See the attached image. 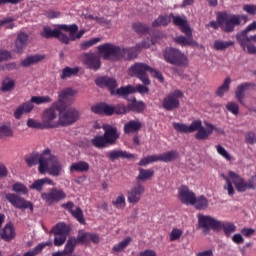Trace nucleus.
<instances>
[{"instance_id": "nucleus-64", "label": "nucleus", "mask_w": 256, "mask_h": 256, "mask_svg": "<svg viewBox=\"0 0 256 256\" xmlns=\"http://www.w3.org/2000/svg\"><path fill=\"white\" fill-rule=\"evenodd\" d=\"M182 235H183V230L179 228H174L170 233V241H177L181 239Z\"/></svg>"}, {"instance_id": "nucleus-13", "label": "nucleus", "mask_w": 256, "mask_h": 256, "mask_svg": "<svg viewBox=\"0 0 256 256\" xmlns=\"http://www.w3.org/2000/svg\"><path fill=\"white\" fill-rule=\"evenodd\" d=\"M48 173L51 177H61L63 174V164L59 161L57 156L51 154L46 158V168L44 169V174Z\"/></svg>"}, {"instance_id": "nucleus-53", "label": "nucleus", "mask_w": 256, "mask_h": 256, "mask_svg": "<svg viewBox=\"0 0 256 256\" xmlns=\"http://www.w3.org/2000/svg\"><path fill=\"white\" fill-rule=\"evenodd\" d=\"M129 243H131V237H127L120 243L114 245L112 248L113 253H121V251H123V249H125L129 245Z\"/></svg>"}, {"instance_id": "nucleus-43", "label": "nucleus", "mask_w": 256, "mask_h": 256, "mask_svg": "<svg viewBox=\"0 0 256 256\" xmlns=\"http://www.w3.org/2000/svg\"><path fill=\"white\" fill-rule=\"evenodd\" d=\"M198 211H203L204 209H207L209 207V200L204 195L201 196H195V201L192 204Z\"/></svg>"}, {"instance_id": "nucleus-62", "label": "nucleus", "mask_w": 256, "mask_h": 256, "mask_svg": "<svg viewBox=\"0 0 256 256\" xmlns=\"http://www.w3.org/2000/svg\"><path fill=\"white\" fill-rule=\"evenodd\" d=\"M13 135V130L9 126H0V137L1 139L5 137H11Z\"/></svg>"}, {"instance_id": "nucleus-4", "label": "nucleus", "mask_w": 256, "mask_h": 256, "mask_svg": "<svg viewBox=\"0 0 256 256\" xmlns=\"http://www.w3.org/2000/svg\"><path fill=\"white\" fill-rule=\"evenodd\" d=\"M12 191H14V193H7L5 195V199L12 207L15 209H30V211H33V203L21 197V195H29V188H27L25 184L21 182L14 183L12 185Z\"/></svg>"}, {"instance_id": "nucleus-50", "label": "nucleus", "mask_w": 256, "mask_h": 256, "mask_svg": "<svg viewBox=\"0 0 256 256\" xmlns=\"http://www.w3.org/2000/svg\"><path fill=\"white\" fill-rule=\"evenodd\" d=\"M15 89V80L7 77L2 81L1 91L7 93V91H13Z\"/></svg>"}, {"instance_id": "nucleus-41", "label": "nucleus", "mask_w": 256, "mask_h": 256, "mask_svg": "<svg viewBox=\"0 0 256 256\" xmlns=\"http://www.w3.org/2000/svg\"><path fill=\"white\" fill-rule=\"evenodd\" d=\"M132 29L137 33V35H147L149 31H151V28L149 25L143 22H134L132 23Z\"/></svg>"}, {"instance_id": "nucleus-47", "label": "nucleus", "mask_w": 256, "mask_h": 256, "mask_svg": "<svg viewBox=\"0 0 256 256\" xmlns=\"http://www.w3.org/2000/svg\"><path fill=\"white\" fill-rule=\"evenodd\" d=\"M79 73V68H71L69 66L62 69L61 79H69L70 77H73L74 75H77Z\"/></svg>"}, {"instance_id": "nucleus-59", "label": "nucleus", "mask_w": 256, "mask_h": 256, "mask_svg": "<svg viewBox=\"0 0 256 256\" xmlns=\"http://www.w3.org/2000/svg\"><path fill=\"white\" fill-rule=\"evenodd\" d=\"M71 215H73V217H75V219L81 223L82 225H84L85 223V218L83 216V210H81V208L77 207L76 210L71 212Z\"/></svg>"}, {"instance_id": "nucleus-56", "label": "nucleus", "mask_w": 256, "mask_h": 256, "mask_svg": "<svg viewBox=\"0 0 256 256\" xmlns=\"http://www.w3.org/2000/svg\"><path fill=\"white\" fill-rule=\"evenodd\" d=\"M26 125L30 129H41V130L45 129V126L43 125V122H40V121L35 120L33 118L28 119Z\"/></svg>"}, {"instance_id": "nucleus-10", "label": "nucleus", "mask_w": 256, "mask_h": 256, "mask_svg": "<svg viewBox=\"0 0 256 256\" xmlns=\"http://www.w3.org/2000/svg\"><path fill=\"white\" fill-rule=\"evenodd\" d=\"M98 53L102 55L104 61H119L123 47L114 45L112 43H105L97 47Z\"/></svg>"}, {"instance_id": "nucleus-36", "label": "nucleus", "mask_w": 256, "mask_h": 256, "mask_svg": "<svg viewBox=\"0 0 256 256\" xmlns=\"http://www.w3.org/2000/svg\"><path fill=\"white\" fill-rule=\"evenodd\" d=\"M142 124L139 120H130L124 124L125 135H131L132 133H139L141 131Z\"/></svg>"}, {"instance_id": "nucleus-45", "label": "nucleus", "mask_w": 256, "mask_h": 256, "mask_svg": "<svg viewBox=\"0 0 256 256\" xmlns=\"http://www.w3.org/2000/svg\"><path fill=\"white\" fill-rule=\"evenodd\" d=\"M77 243L78 242L76 237L69 238L63 250L64 255H71L73 251H75Z\"/></svg>"}, {"instance_id": "nucleus-44", "label": "nucleus", "mask_w": 256, "mask_h": 256, "mask_svg": "<svg viewBox=\"0 0 256 256\" xmlns=\"http://www.w3.org/2000/svg\"><path fill=\"white\" fill-rule=\"evenodd\" d=\"M139 174L137 176V181H149L153 175H155V170L153 169H143L139 168L138 169Z\"/></svg>"}, {"instance_id": "nucleus-49", "label": "nucleus", "mask_w": 256, "mask_h": 256, "mask_svg": "<svg viewBox=\"0 0 256 256\" xmlns=\"http://www.w3.org/2000/svg\"><path fill=\"white\" fill-rule=\"evenodd\" d=\"M91 239V233L85 232V230H79L76 241L78 243H84V245H89Z\"/></svg>"}, {"instance_id": "nucleus-19", "label": "nucleus", "mask_w": 256, "mask_h": 256, "mask_svg": "<svg viewBox=\"0 0 256 256\" xmlns=\"http://www.w3.org/2000/svg\"><path fill=\"white\" fill-rule=\"evenodd\" d=\"M198 225L201 229L209 231L213 229L214 231H219L221 229V221L216 220L215 218L203 214L197 215Z\"/></svg>"}, {"instance_id": "nucleus-20", "label": "nucleus", "mask_w": 256, "mask_h": 256, "mask_svg": "<svg viewBox=\"0 0 256 256\" xmlns=\"http://www.w3.org/2000/svg\"><path fill=\"white\" fill-rule=\"evenodd\" d=\"M76 93L77 91L73 88L64 89L59 93L58 101L53 104L54 109L59 112V115L69 109V107H67V103H65V99H67V97H73Z\"/></svg>"}, {"instance_id": "nucleus-37", "label": "nucleus", "mask_w": 256, "mask_h": 256, "mask_svg": "<svg viewBox=\"0 0 256 256\" xmlns=\"http://www.w3.org/2000/svg\"><path fill=\"white\" fill-rule=\"evenodd\" d=\"M186 36H178L174 39V42L177 45H181L182 47H191V45H195V40H193V32L190 30V34H185Z\"/></svg>"}, {"instance_id": "nucleus-57", "label": "nucleus", "mask_w": 256, "mask_h": 256, "mask_svg": "<svg viewBox=\"0 0 256 256\" xmlns=\"http://www.w3.org/2000/svg\"><path fill=\"white\" fill-rule=\"evenodd\" d=\"M158 160H157V155H150V156H147L145 158H142L138 165L140 167H147V165H149V163H156Z\"/></svg>"}, {"instance_id": "nucleus-42", "label": "nucleus", "mask_w": 256, "mask_h": 256, "mask_svg": "<svg viewBox=\"0 0 256 256\" xmlns=\"http://www.w3.org/2000/svg\"><path fill=\"white\" fill-rule=\"evenodd\" d=\"M171 23V14L159 15L153 22L152 27H167Z\"/></svg>"}, {"instance_id": "nucleus-24", "label": "nucleus", "mask_w": 256, "mask_h": 256, "mask_svg": "<svg viewBox=\"0 0 256 256\" xmlns=\"http://www.w3.org/2000/svg\"><path fill=\"white\" fill-rule=\"evenodd\" d=\"M59 29H62L63 31H66L67 33H69V37H68L69 42L76 41V39H81V37L85 35V30L79 31V26H77V24H72V25L61 24L59 26ZM77 31L79 32L77 33Z\"/></svg>"}, {"instance_id": "nucleus-39", "label": "nucleus", "mask_w": 256, "mask_h": 256, "mask_svg": "<svg viewBox=\"0 0 256 256\" xmlns=\"http://www.w3.org/2000/svg\"><path fill=\"white\" fill-rule=\"evenodd\" d=\"M70 173H87L89 171V163L85 161H79L72 163L69 167Z\"/></svg>"}, {"instance_id": "nucleus-54", "label": "nucleus", "mask_w": 256, "mask_h": 256, "mask_svg": "<svg viewBox=\"0 0 256 256\" xmlns=\"http://www.w3.org/2000/svg\"><path fill=\"white\" fill-rule=\"evenodd\" d=\"M221 229H223L225 235H227V237H229V235H231V233H235V231H237V226H235V224L229 222V223H223L221 222Z\"/></svg>"}, {"instance_id": "nucleus-3", "label": "nucleus", "mask_w": 256, "mask_h": 256, "mask_svg": "<svg viewBox=\"0 0 256 256\" xmlns=\"http://www.w3.org/2000/svg\"><path fill=\"white\" fill-rule=\"evenodd\" d=\"M207 129L203 127V123L201 120H194L190 125L174 122L173 128L178 133H197L195 134V139L198 141H205L206 139H209L210 135L213 133V130L215 129V126L211 123L206 124Z\"/></svg>"}, {"instance_id": "nucleus-2", "label": "nucleus", "mask_w": 256, "mask_h": 256, "mask_svg": "<svg viewBox=\"0 0 256 256\" xmlns=\"http://www.w3.org/2000/svg\"><path fill=\"white\" fill-rule=\"evenodd\" d=\"M222 179L226 181L224 189L228 191V195L233 197L235 195V189L238 193H245L247 189H256V177L252 176L248 181H245L239 174L229 171L228 176L222 175ZM233 184L234 187L233 188Z\"/></svg>"}, {"instance_id": "nucleus-33", "label": "nucleus", "mask_w": 256, "mask_h": 256, "mask_svg": "<svg viewBox=\"0 0 256 256\" xmlns=\"http://www.w3.org/2000/svg\"><path fill=\"white\" fill-rule=\"evenodd\" d=\"M45 59V54H34L27 56L24 60L21 61V67H31V65H37Z\"/></svg>"}, {"instance_id": "nucleus-12", "label": "nucleus", "mask_w": 256, "mask_h": 256, "mask_svg": "<svg viewBox=\"0 0 256 256\" xmlns=\"http://www.w3.org/2000/svg\"><path fill=\"white\" fill-rule=\"evenodd\" d=\"M151 66L137 62L129 68V75L131 77H137L143 85H151V80L149 79V75H147V71H150Z\"/></svg>"}, {"instance_id": "nucleus-63", "label": "nucleus", "mask_w": 256, "mask_h": 256, "mask_svg": "<svg viewBox=\"0 0 256 256\" xmlns=\"http://www.w3.org/2000/svg\"><path fill=\"white\" fill-rule=\"evenodd\" d=\"M226 109L227 111L232 113V115H239V104H237L236 102H229L226 105Z\"/></svg>"}, {"instance_id": "nucleus-35", "label": "nucleus", "mask_w": 256, "mask_h": 256, "mask_svg": "<svg viewBox=\"0 0 256 256\" xmlns=\"http://www.w3.org/2000/svg\"><path fill=\"white\" fill-rule=\"evenodd\" d=\"M128 111H134L135 113H143L145 111V103L143 101H137V98L133 96L131 99H128Z\"/></svg>"}, {"instance_id": "nucleus-22", "label": "nucleus", "mask_w": 256, "mask_h": 256, "mask_svg": "<svg viewBox=\"0 0 256 256\" xmlns=\"http://www.w3.org/2000/svg\"><path fill=\"white\" fill-rule=\"evenodd\" d=\"M55 119H57V112L55 111V108L51 107L46 109L42 116L44 129H55V127H59V124L53 122Z\"/></svg>"}, {"instance_id": "nucleus-27", "label": "nucleus", "mask_w": 256, "mask_h": 256, "mask_svg": "<svg viewBox=\"0 0 256 256\" xmlns=\"http://www.w3.org/2000/svg\"><path fill=\"white\" fill-rule=\"evenodd\" d=\"M256 85L254 83L245 82L237 86L235 90V97L240 105H245L243 99H245V91L249 89H255Z\"/></svg>"}, {"instance_id": "nucleus-23", "label": "nucleus", "mask_w": 256, "mask_h": 256, "mask_svg": "<svg viewBox=\"0 0 256 256\" xmlns=\"http://www.w3.org/2000/svg\"><path fill=\"white\" fill-rule=\"evenodd\" d=\"M178 197L184 205H193L195 203V193L185 185L179 188Z\"/></svg>"}, {"instance_id": "nucleus-16", "label": "nucleus", "mask_w": 256, "mask_h": 256, "mask_svg": "<svg viewBox=\"0 0 256 256\" xmlns=\"http://www.w3.org/2000/svg\"><path fill=\"white\" fill-rule=\"evenodd\" d=\"M67 198V194L63 189H57L55 187L51 188L49 192H42L41 199L45 201L47 205H53V203H59L63 199Z\"/></svg>"}, {"instance_id": "nucleus-29", "label": "nucleus", "mask_w": 256, "mask_h": 256, "mask_svg": "<svg viewBox=\"0 0 256 256\" xmlns=\"http://www.w3.org/2000/svg\"><path fill=\"white\" fill-rule=\"evenodd\" d=\"M29 42V35L25 32L18 33L15 40V53L21 55L25 49H27V43Z\"/></svg>"}, {"instance_id": "nucleus-30", "label": "nucleus", "mask_w": 256, "mask_h": 256, "mask_svg": "<svg viewBox=\"0 0 256 256\" xmlns=\"http://www.w3.org/2000/svg\"><path fill=\"white\" fill-rule=\"evenodd\" d=\"M0 237L3 241H6V243H9L15 239L16 232L13 223L9 222L4 226V228L0 231Z\"/></svg>"}, {"instance_id": "nucleus-31", "label": "nucleus", "mask_w": 256, "mask_h": 256, "mask_svg": "<svg viewBox=\"0 0 256 256\" xmlns=\"http://www.w3.org/2000/svg\"><path fill=\"white\" fill-rule=\"evenodd\" d=\"M107 157L110 161H117V159H133L135 155L123 150H111L107 153Z\"/></svg>"}, {"instance_id": "nucleus-46", "label": "nucleus", "mask_w": 256, "mask_h": 256, "mask_svg": "<svg viewBox=\"0 0 256 256\" xmlns=\"http://www.w3.org/2000/svg\"><path fill=\"white\" fill-rule=\"evenodd\" d=\"M233 45H235L233 41L216 40L214 42V49L215 51H225V49H229V47H233Z\"/></svg>"}, {"instance_id": "nucleus-25", "label": "nucleus", "mask_w": 256, "mask_h": 256, "mask_svg": "<svg viewBox=\"0 0 256 256\" xmlns=\"http://www.w3.org/2000/svg\"><path fill=\"white\" fill-rule=\"evenodd\" d=\"M95 83L98 87H107L111 95H115V89H117V80L108 76H102L95 79Z\"/></svg>"}, {"instance_id": "nucleus-18", "label": "nucleus", "mask_w": 256, "mask_h": 256, "mask_svg": "<svg viewBox=\"0 0 256 256\" xmlns=\"http://www.w3.org/2000/svg\"><path fill=\"white\" fill-rule=\"evenodd\" d=\"M149 42L143 41L141 43L136 44L135 47L132 48H123L121 53V59H126V61H131L132 59H137V55H139L140 51L143 49H149Z\"/></svg>"}, {"instance_id": "nucleus-11", "label": "nucleus", "mask_w": 256, "mask_h": 256, "mask_svg": "<svg viewBox=\"0 0 256 256\" xmlns=\"http://www.w3.org/2000/svg\"><path fill=\"white\" fill-rule=\"evenodd\" d=\"M184 97L185 94L179 89L170 92L162 100V109L169 112L177 111L181 107V99Z\"/></svg>"}, {"instance_id": "nucleus-52", "label": "nucleus", "mask_w": 256, "mask_h": 256, "mask_svg": "<svg viewBox=\"0 0 256 256\" xmlns=\"http://www.w3.org/2000/svg\"><path fill=\"white\" fill-rule=\"evenodd\" d=\"M30 101L32 105L33 103L35 105H43L44 103H51L53 99H51L49 96H32Z\"/></svg>"}, {"instance_id": "nucleus-51", "label": "nucleus", "mask_w": 256, "mask_h": 256, "mask_svg": "<svg viewBox=\"0 0 256 256\" xmlns=\"http://www.w3.org/2000/svg\"><path fill=\"white\" fill-rule=\"evenodd\" d=\"M47 245H51V242L38 244L33 250L25 252L23 256H37L43 249H45V247H47Z\"/></svg>"}, {"instance_id": "nucleus-14", "label": "nucleus", "mask_w": 256, "mask_h": 256, "mask_svg": "<svg viewBox=\"0 0 256 256\" xmlns=\"http://www.w3.org/2000/svg\"><path fill=\"white\" fill-rule=\"evenodd\" d=\"M80 113L75 107H68L65 112L59 114L58 125L69 127L79 121Z\"/></svg>"}, {"instance_id": "nucleus-61", "label": "nucleus", "mask_w": 256, "mask_h": 256, "mask_svg": "<svg viewBox=\"0 0 256 256\" xmlns=\"http://www.w3.org/2000/svg\"><path fill=\"white\" fill-rule=\"evenodd\" d=\"M216 151H217L218 155H221V157L226 159V161H231V154L229 152H227V150L225 148H223V146L217 145Z\"/></svg>"}, {"instance_id": "nucleus-6", "label": "nucleus", "mask_w": 256, "mask_h": 256, "mask_svg": "<svg viewBox=\"0 0 256 256\" xmlns=\"http://www.w3.org/2000/svg\"><path fill=\"white\" fill-rule=\"evenodd\" d=\"M51 155V149L46 148L41 154L38 152H32L25 156V163L28 167L38 166V171L41 175H45V168L47 167V157Z\"/></svg>"}, {"instance_id": "nucleus-1", "label": "nucleus", "mask_w": 256, "mask_h": 256, "mask_svg": "<svg viewBox=\"0 0 256 256\" xmlns=\"http://www.w3.org/2000/svg\"><path fill=\"white\" fill-rule=\"evenodd\" d=\"M249 21L247 15L229 14L227 12H219L216 16V21H210L207 27L212 29H222L224 33H233L239 25H245Z\"/></svg>"}, {"instance_id": "nucleus-7", "label": "nucleus", "mask_w": 256, "mask_h": 256, "mask_svg": "<svg viewBox=\"0 0 256 256\" xmlns=\"http://www.w3.org/2000/svg\"><path fill=\"white\" fill-rule=\"evenodd\" d=\"M91 112L95 113L96 115H126L129 113L128 106L125 104H117L115 106H110L106 103H100L91 107Z\"/></svg>"}, {"instance_id": "nucleus-34", "label": "nucleus", "mask_w": 256, "mask_h": 256, "mask_svg": "<svg viewBox=\"0 0 256 256\" xmlns=\"http://www.w3.org/2000/svg\"><path fill=\"white\" fill-rule=\"evenodd\" d=\"M33 109H35V106L33 105V102H31V100L24 102L15 110L14 117L15 119H21L23 113H31Z\"/></svg>"}, {"instance_id": "nucleus-26", "label": "nucleus", "mask_w": 256, "mask_h": 256, "mask_svg": "<svg viewBox=\"0 0 256 256\" xmlns=\"http://www.w3.org/2000/svg\"><path fill=\"white\" fill-rule=\"evenodd\" d=\"M145 193V187L141 184L134 186L130 191H128L127 199L128 203H139L141 201V195Z\"/></svg>"}, {"instance_id": "nucleus-9", "label": "nucleus", "mask_w": 256, "mask_h": 256, "mask_svg": "<svg viewBox=\"0 0 256 256\" xmlns=\"http://www.w3.org/2000/svg\"><path fill=\"white\" fill-rule=\"evenodd\" d=\"M162 55L166 63H170V65H176L177 67L187 66V56H185V54H183L179 49H175L173 47L165 48Z\"/></svg>"}, {"instance_id": "nucleus-17", "label": "nucleus", "mask_w": 256, "mask_h": 256, "mask_svg": "<svg viewBox=\"0 0 256 256\" xmlns=\"http://www.w3.org/2000/svg\"><path fill=\"white\" fill-rule=\"evenodd\" d=\"M51 233H54V245L55 247H61L67 241V235H69V226L65 223H58L52 228Z\"/></svg>"}, {"instance_id": "nucleus-8", "label": "nucleus", "mask_w": 256, "mask_h": 256, "mask_svg": "<svg viewBox=\"0 0 256 256\" xmlns=\"http://www.w3.org/2000/svg\"><path fill=\"white\" fill-rule=\"evenodd\" d=\"M250 31H256V21L249 24L241 33H238L236 35V40L243 51L249 53V55H256V46L249 40V36H247V33Z\"/></svg>"}, {"instance_id": "nucleus-38", "label": "nucleus", "mask_w": 256, "mask_h": 256, "mask_svg": "<svg viewBox=\"0 0 256 256\" xmlns=\"http://www.w3.org/2000/svg\"><path fill=\"white\" fill-rule=\"evenodd\" d=\"M177 157H179V152L175 150L156 155L157 161H162L163 163H171V161H175Z\"/></svg>"}, {"instance_id": "nucleus-58", "label": "nucleus", "mask_w": 256, "mask_h": 256, "mask_svg": "<svg viewBox=\"0 0 256 256\" xmlns=\"http://www.w3.org/2000/svg\"><path fill=\"white\" fill-rule=\"evenodd\" d=\"M99 41H101V38H92L88 41L82 42L80 44V47L83 51H87V49H89V47H93V45H97V43H99Z\"/></svg>"}, {"instance_id": "nucleus-5", "label": "nucleus", "mask_w": 256, "mask_h": 256, "mask_svg": "<svg viewBox=\"0 0 256 256\" xmlns=\"http://www.w3.org/2000/svg\"><path fill=\"white\" fill-rule=\"evenodd\" d=\"M102 129L104 134L94 136L91 139V145L96 149H106V147L116 145L119 137H121V132H119L117 127L111 124H103Z\"/></svg>"}, {"instance_id": "nucleus-32", "label": "nucleus", "mask_w": 256, "mask_h": 256, "mask_svg": "<svg viewBox=\"0 0 256 256\" xmlns=\"http://www.w3.org/2000/svg\"><path fill=\"white\" fill-rule=\"evenodd\" d=\"M45 185L55 186V182L53 181V179L45 177V178H42V179L35 180L30 185V189H32L33 191H38V193H42L43 188L45 187Z\"/></svg>"}, {"instance_id": "nucleus-28", "label": "nucleus", "mask_w": 256, "mask_h": 256, "mask_svg": "<svg viewBox=\"0 0 256 256\" xmlns=\"http://www.w3.org/2000/svg\"><path fill=\"white\" fill-rule=\"evenodd\" d=\"M170 19H172L173 24L176 27H179V29L182 31V33H184V35L191 34V27L189 26L187 19L182 18L181 16H174L173 13H170Z\"/></svg>"}, {"instance_id": "nucleus-40", "label": "nucleus", "mask_w": 256, "mask_h": 256, "mask_svg": "<svg viewBox=\"0 0 256 256\" xmlns=\"http://www.w3.org/2000/svg\"><path fill=\"white\" fill-rule=\"evenodd\" d=\"M131 93H135V87L132 85H127L115 90L114 95H118V97H123L124 99H127V101H129L128 95H131Z\"/></svg>"}, {"instance_id": "nucleus-15", "label": "nucleus", "mask_w": 256, "mask_h": 256, "mask_svg": "<svg viewBox=\"0 0 256 256\" xmlns=\"http://www.w3.org/2000/svg\"><path fill=\"white\" fill-rule=\"evenodd\" d=\"M60 25L62 24H59L54 30L49 26H44L43 31L41 32V37H44V39L54 38L60 41V43H64V45H69V36L62 32L63 29L59 28Z\"/></svg>"}, {"instance_id": "nucleus-60", "label": "nucleus", "mask_w": 256, "mask_h": 256, "mask_svg": "<svg viewBox=\"0 0 256 256\" xmlns=\"http://www.w3.org/2000/svg\"><path fill=\"white\" fill-rule=\"evenodd\" d=\"M11 59H13L11 51L0 49V63H3V61H11Z\"/></svg>"}, {"instance_id": "nucleus-21", "label": "nucleus", "mask_w": 256, "mask_h": 256, "mask_svg": "<svg viewBox=\"0 0 256 256\" xmlns=\"http://www.w3.org/2000/svg\"><path fill=\"white\" fill-rule=\"evenodd\" d=\"M82 63L92 71H99L101 69V57L93 52H87L81 56Z\"/></svg>"}, {"instance_id": "nucleus-55", "label": "nucleus", "mask_w": 256, "mask_h": 256, "mask_svg": "<svg viewBox=\"0 0 256 256\" xmlns=\"http://www.w3.org/2000/svg\"><path fill=\"white\" fill-rule=\"evenodd\" d=\"M112 205L116 208V209H125V206L127 205L125 202V196L123 194H120L116 200L112 201Z\"/></svg>"}, {"instance_id": "nucleus-48", "label": "nucleus", "mask_w": 256, "mask_h": 256, "mask_svg": "<svg viewBox=\"0 0 256 256\" xmlns=\"http://www.w3.org/2000/svg\"><path fill=\"white\" fill-rule=\"evenodd\" d=\"M230 85H231V78L230 77L225 78L222 85L216 90V95L218 97H223V95H225V93L229 91Z\"/></svg>"}]
</instances>
